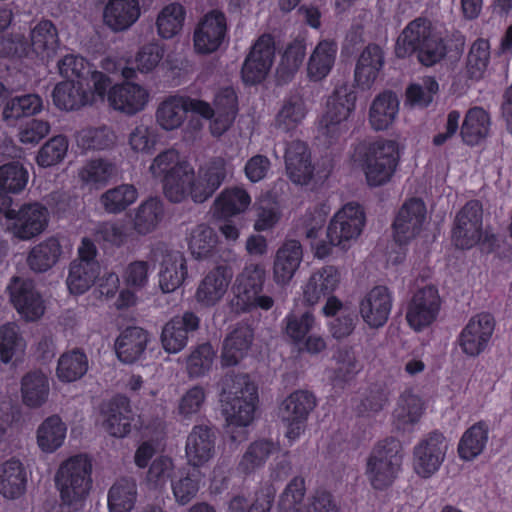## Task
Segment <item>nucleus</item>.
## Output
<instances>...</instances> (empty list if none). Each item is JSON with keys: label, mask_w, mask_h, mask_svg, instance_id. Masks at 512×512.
<instances>
[{"label": "nucleus", "mask_w": 512, "mask_h": 512, "mask_svg": "<svg viewBox=\"0 0 512 512\" xmlns=\"http://www.w3.org/2000/svg\"><path fill=\"white\" fill-rule=\"evenodd\" d=\"M409 51H417L419 61L425 66L438 63L447 54L444 29L426 19L412 21L403 30L396 47L400 57Z\"/></svg>", "instance_id": "7ed1b4c3"}, {"label": "nucleus", "mask_w": 512, "mask_h": 512, "mask_svg": "<svg viewBox=\"0 0 512 512\" xmlns=\"http://www.w3.org/2000/svg\"><path fill=\"white\" fill-rule=\"evenodd\" d=\"M384 64V55L377 45H368L361 52L356 68L355 81L361 89H369L375 83Z\"/></svg>", "instance_id": "ea45409f"}, {"label": "nucleus", "mask_w": 512, "mask_h": 512, "mask_svg": "<svg viewBox=\"0 0 512 512\" xmlns=\"http://www.w3.org/2000/svg\"><path fill=\"white\" fill-rule=\"evenodd\" d=\"M449 442L439 432H432L423 438L413 451V469L421 478H430L437 473L446 458Z\"/></svg>", "instance_id": "dca6fc26"}, {"label": "nucleus", "mask_w": 512, "mask_h": 512, "mask_svg": "<svg viewBox=\"0 0 512 512\" xmlns=\"http://www.w3.org/2000/svg\"><path fill=\"white\" fill-rule=\"evenodd\" d=\"M63 254L61 243L56 237H48L33 246L27 257V264L35 272H46L55 266Z\"/></svg>", "instance_id": "c03bdc74"}, {"label": "nucleus", "mask_w": 512, "mask_h": 512, "mask_svg": "<svg viewBox=\"0 0 512 512\" xmlns=\"http://www.w3.org/2000/svg\"><path fill=\"white\" fill-rule=\"evenodd\" d=\"M131 411L128 403H110L103 411V427L114 437H125L131 428Z\"/></svg>", "instance_id": "13d9d810"}, {"label": "nucleus", "mask_w": 512, "mask_h": 512, "mask_svg": "<svg viewBox=\"0 0 512 512\" xmlns=\"http://www.w3.org/2000/svg\"><path fill=\"white\" fill-rule=\"evenodd\" d=\"M228 25L225 14L213 9L199 20L193 34L194 50L198 54L217 51L227 35Z\"/></svg>", "instance_id": "aec40b11"}, {"label": "nucleus", "mask_w": 512, "mask_h": 512, "mask_svg": "<svg viewBox=\"0 0 512 512\" xmlns=\"http://www.w3.org/2000/svg\"><path fill=\"white\" fill-rule=\"evenodd\" d=\"M26 347V341L15 323H7L0 327V360L3 363L20 361Z\"/></svg>", "instance_id": "8fccbe9b"}, {"label": "nucleus", "mask_w": 512, "mask_h": 512, "mask_svg": "<svg viewBox=\"0 0 512 512\" xmlns=\"http://www.w3.org/2000/svg\"><path fill=\"white\" fill-rule=\"evenodd\" d=\"M148 342L149 335L142 328H126L115 341V351L118 359L126 364H132L140 360Z\"/></svg>", "instance_id": "e433bc0d"}, {"label": "nucleus", "mask_w": 512, "mask_h": 512, "mask_svg": "<svg viewBox=\"0 0 512 512\" xmlns=\"http://www.w3.org/2000/svg\"><path fill=\"white\" fill-rule=\"evenodd\" d=\"M490 43L479 38L470 47L466 60V73L470 78L480 79L490 62Z\"/></svg>", "instance_id": "774afa93"}, {"label": "nucleus", "mask_w": 512, "mask_h": 512, "mask_svg": "<svg viewBox=\"0 0 512 512\" xmlns=\"http://www.w3.org/2000/svg\"><path fill=\"white\" fill-rule=\"evenodd\" d=\"M218 243L215 231L206 224H199L191 229L188 236V247L196 259L209 257Z\"/></svg>", "instance_id": "052dcab7"}, {"label": "nucleus", "mask_w": 512, "mask_h": 512, "mask_svg": "<svg viewBox=\"0 0 512 512\" xmlns=\"http://www.w3.org/2000/svg\"><path fill=\"white\" fill-rule=\"evenodd\" d=\"M283 322L286 337L299 352L314 356L326 350V339L315 332L318 324L311 312H304L301 315L290 313Z\"/></svg>", "instance_id": "4468645a"}, {"label": "nucleus", "mask_w": 512, "mask_h": 512, "mask_svg": "<svg viewBox=\"0 0 512 512\" xmlns=\"http://www.w3.org/2000/svg\"><path fill=\"white\" fill-rule=\"evenodd\" d=\"M315 406L314 395L306 390H296L280 403L277 416L284 427V436L290 445L305 432L309 415Z\"/></svg>", "instance_id": "f8f14e48"}, {"label": "nucleus", "mask_w": 512, "mask_h": 512, "mask_svg": "<svg viewBox=\"0 0 512 512\" xmlns=\"http://www.w3.org/2000/svg\"><path fill=\"white\" fill-rule=\"evenodd\" d=\"M303 260V248L299 241L289 239L276 251L273 262V279L277 285H287Z\"/></svg>", "instance_id": "7c9ffc66"}, {"label": "nucleus", "mask_w": 512, "mask_h": 512, "mask_svg": "<svg viewBox=\"0 0 512 512\" xmlns=\"http://www.w3.org/2000/svg\"><path fill=\"white\" fill-rule=\"evenodd\" d=\"M307 115L304 101L293 96L285 99L275 117V127L283 132H291L302 124Z\"/></svg>", "instance_id": "bf43d9fd"}, {"label": "nucleus", "mask_w": 512, "mask_h": 512, "mask_svg": "<svg viewBox=\"0 0 512 512\" xmlns=\"http://www.w3.org/2000/svg\"><path fill=\"white\" fill-rule=\"evenodd\" d=\"M265 280V269L259 264H248L237 275L233 285L231 309L236 313L248 312L256 308L269 310L274 300L261 294Z\"/></svg>", "instance_id": "9d476101"}, {"label": "nucleus", "mask_w": 512, "mask_h": 512, "mask_svg": "<svg viewBox=\"0 0 512 512\" xmlns=\"http://www.w3.org/2000/svg\"><path fill=\"white\" fill-rule=\"evenodd\" d=\"M105 100L113 110L133 116L145 110L151 100V95L145 86L126 81L110 85L106 90Z\"/></svg>", "instance_id": "a211bd4d"}, {"label": "nucleus", "mask_w": 512, "mask_h": 512, "mask_svg": "<svg viewBox=\"0 0 512 512\" xmlns=\"http://www.w3.org/2000/svg\"><path fill=\"white\" fill-rule=\"evenodd\" d=\"M141 15L138 0H108L103 9V23L113 32L128 30Z\"/></svg>", "instance_id": "2f4dec72"}, {"label": "nucleus", "mask_w": 512, "mask_h": 512, "mask_svg": "<svg viewBox=\"0 0 512 512\" xmlns=\"http://www.w3.org/2000/svg\"><path fill=\"white\" fill-rule=\"evenodd\" d=\"M20 392L25 406L33 409L42 407L50 395L48 375L41 370L26 373L21 379Z\"/></svg>", "instance_id": "58836bf2"}, {"label": "nucleus", "mask_w": 512, "mask_h": 512, "mask_svg": "<svg viewBox=\"0 0 512 512\" xmlns=\"http://www.w3.org/2000/svg\"><path fill=\"white\" fill-rule=\"evenodd\" d=\"M393 307V294L388 287L379 285L370 289L359 302V314L370 328L386 324Z\"/></svg>", "instance_id": "393cba45"}, {"label": "nucleus", "mask_w": 512, "mask_h": 512, "mask_svg": "<svg viewBox=\"0 0 512 512\" xmlns=\"http://www.w3.org/2000/svg\"><path fill=\"white\" fill-rule=\"evenodd\" d=\"M440 297L434 286H425L412 296L406 312V320L415 331L430 326L437 318Z\"/></svg>", "instance_id": "5701e85b"}, {"label": "nucleus", "mask_w": 512, "mask_h": 512, "mask_svg": "<svg viewBox=\"0 0 512 512\" xmlns=\"http://www.w3.org/2000/svg\"><path fill=\"white\" fill-rule=\"evenodd\" d=\"M221 402L231 439L241 441L243 435H235L234 428H245L255 419L259 403L257 386L246 375H227L223 380Z\"/></svg>", "instance_id": "f03ea898"}, {"label": "nucleus", "mask_w": 512, "mask_h": 512, "mask_svg": "<svg viewBox=\"0 0 512 512\" xmlns=\"http://www.w3.org/2000/svg\"><path fill=\"white\" fill-rule=\"evenodd\" d=\"M7 229L17 239L27 241L42 234L48 227L50 212L40 203H28L18 210L7 207Z\"/></svg>", "instance_id": "2eb2a0df"}, {"label": "nucleus", "mask_w": 512, "mask_h": 512, "mask_svg": "<svg viewBox=\"0 0 512 512\" xmlns=\"http://www.w3.org/2000/svg\"><path fill=\"white\" fill-rule=\"evenodd\" d=\"M216 358V350L209 343L191 349L186 358V371L191 378H200L210 372Z\"/></svg>", "instance_id": "680f3d73"}, {"label": "nucleus", "mask_w": 512, "mask_h": 512, "mask_svg": "<svg viewBox=\"0 0 512 512\" xmlns=\"http://www.w3.org/2000/svg\"><path fill=\"white\" fill-rule=\"evenodd\" d=\"M400 102L396 94L386 91L377 95L371 102L368 122L375 131L390 128L399 114Z\"/></svg>", "instance_id": "c9c22d12"}, {"label": "nucleus", "mask_w": 512, "mask_h": 512, "mask_svg": "<svg viewBox=\"0 0 512 512\" xmlns=\"http://www.w3.org/2000/svg\"><path fill=\"white\" fill-rule=\"evenodd\" d=\"M153 260L159 266L158 283L162 292L171 293L183 285L188 276L183 253L160 244L153 250Z\"/></svg>", "instance_id": "f3484780"}, {"label": "nucleus", "mask_w": 512, "mask_h": 512, "mask_svg": "<svg viewBox=\"0 0 512 512\" xmlns=\"http://www.w3.org/2000/svg\"><path fill=\"white\" fill-rule=\"evenodd\" d=\"M232 275L225 267L210 270L198 283L194 299L201 308H213L225 297Z\"/></svg>", "instance_id": "bb28decb"}, {"label": "nucleus", "mask_w": 512, "mask_h": 512, "mask_svg": "<svg viewBox=\"0 0 512 512\" xmlns=\"http://www.w3.org/2000/svg\"><path fill=\"white\" fill-rule=\"evenodd\" d=\"M213 115L210 122V131L214 136H221L234 122L238 112V100L232 87L220 89L214 98Z\"/></svg>", "instance_id": "72a5a7b5"}, {"label": "nucleus", "mask_w": 512, "mask_h": 512, "mask_svg": "<svg viewBox=\"0 0 512 512\" xmlns=\"http://www.w3.org/2000/svg\"><path fill=\"white\" fill-rule=\"evenodd\" d=\"M92 464L84 455L67 459L56 474V485L63 504L77 510L92 488Z\"/></svg>", "instance_id": "6e6552de"}, {"label": "nucleus", "mask_w": 512, "mask_h": 512, "mask_svg": "<svg viewBox=\"0 0 512 512\" xmlns=\"http://www.w3.org/2000/svg\"><path fill=\"white\" fill-rule=\"evenodd\" d=\"M112 83L104 72L92 75V85L83 81L65 80L53 89V102L63 111H76L105 101L106 90Z\"/></svg>", "instance_id": "0eeeda50"}, {"label": "nucleus", "mask_w": 512, "mask_h": 512, "mask_svg": "<svg viewBox=\"0 0 512 512\" xmlns=\"http://www.w3.org/2000/svg\"><path fill=\"white\" fill-rule=\"evenodd\" d=\"M59 36L50 20H40L30 29V43L15 34L0 41V53L9 57L37 58L42 62L53 59L59 48Z\"/></svg>", "instance_id": "39448f33"}, {"label": "nucleus", "mask_w": 512, "mask_h": 512, "mask_svg": "<svg viewBox=\"0 0 512 512\" xmlns=\"http://www.w3.org/2000/svg\"><path fill=\"white\" fill-rule=\"evenodd\" d=\"M365 226V214L360 205L347 203L330 219L326 239L312 244L314 256L324 259L332 254L333 248L347 251L360 237Z\"/></svg>", "instance_id": "20e7f679"}, {"label": "nucleus", "mask_w": 512, "mask_h": 512, "mask_svg": "<svg viewBox=\"0 0 512 512\" xmlns=\"http://www.w3.org/2000/svg\"><path fill=\"white\" fill-rule=\"evenodd\" d=\"M355 108V93L347 85L338 86L326 101L318 125L319 137L329 144L345 138L351 129Z\"/></svg>", "instance_id": "423d86ee"}, {"label": "nucleus", "mask_w": 512, "mask_h": 512, "mask_svg": "<svg viewBox=\"0 0 512 512\" xmlns=\"http://www.w3.org/2000/svg\"><path fill=\"white\" fill-rule=\"evenodd\" d=\"M78 179L89 189H101L116 175L115 164L105 158L88 160L78 170Z\"/></svg>", "instance_id": "37998d69"}, {"label": "nucleus", "mask_w": 512, "mask_h": 512, "mask_svg": "<svg viewBox=\"0 0 512 512\" xmlns=\"http://www.w3.org/2000/svg\"><path fill=\"white\" fill-rule=\"evenodd\" d=\"M88 367L86 354L80 349H72L59 357L56 376L63 383L75 382L87 373Z\"/></svg>", "instance_id": "864d4df0"}, {"label": "nucleus", "mask_w": 512, "mask_h": 512, "mask_svg": "<svg viewBox=\"0 0 512 512\" xmlns=\"http://www.w3.org/2000/svg\"><path fill=\"white\" fill-rule=\"evenodd\" d=\"M337 50V45L329 40L320 41L315 46L306 66L309 80L318 82L329 75L336 60Z\"/></svg>", "instance_id": "a19ab883"}, {"label": "nucleus", "mask_w": 512, "mask_h": 512, "mask_svg": "<svg viewBox=\"0 0 512 512\" xmlns=\"http://www.w3.org/2000/svg\"><path fill=\"white\" fill-rule=\"evenodd\" d=\"M58 70L62 77L75 82L83 81L92 85L93 70L90 63L80 55L68 54L58 62Z\"/></svg>", "instance_id": "69168bd1"}, {"label": "nucleus", "mask_w": 512, "mask_h": 512, "mask_svg": "<svg viewBox=\"0 0 512 512\" xmlns=\"http://www.w3.org/2000/svg\"><path fill=\"white\" fill-rule=\"evenodd\" d=\"M426 224L425 203L418 198L409 199L402 205L394 220V238L400 244H406L419 236Z\"/></svg>", "instance_id": "4be33fe9"}, {"label": "nucleus", "mask_w": 512, "mask_h": 512, "mask_svg": "<svg viewBox=\"0 0 512 512\" xmlns=\"http://www.w3.org/2000/svg\"><path fill=\"white\" fill-rule=\"evenodd\" d=\"M100 274L99 262H71L66 279L67 288L73 295H82L95 284Z\"/></svg>", "instance_id": "de8ad7c7"}, {"label": "nucleus", "mask_w": 512, "mask_h": 512, "mask_svg": "<svg viewBox=\"0 0 512 512\" xmlns=\"http://www.w3.org/2000/svg\"><path fill=\"white\" fill-rule=\"evenodd\" d=\"M200 486V474L196 470L181 471L171 480L175 501L179 505L188 504L196 495Z\"/></svg>", "instance_id": "338daca9"}, {"label": "nucleus", "mask_w": 512, "mask_h": 512, "mask_svg": "<svg viewBox=\"0 0 512 512\" xmlns=\"http://www.w3.org/2000/svg\"><path fill=\"white\" fill-rule=\"evenodd\" d=\"M482 206L478 201L468 202L456 215L452 239L461 249H470L483 238Z\"/></svg>", "instance_id": "412c9836"}, {"label": "nucleus", "mask_w": 512, "mask_h": 512, "mask_svg": "<svg viewBox=\"0 0 512 512\" xmlns=\"http://www.w3.org/2000/svg\"><path fill=\"white\" fill-rule=\"evenodd\" d=\"M66 434L63 420L58 415L49 416L37 428V445L42 452L53 453L64 444Z\"/></svg>", "instance_id": "a18cd8bd"}, {"label": "nucleus", "mask_w": 512, "mask_h": 512, "mask_svg": "<svg viewBox=\"0 0 512 512\" xmlns=\"http://www.w3.org/2000/svg\"><path fill=\"white\" fill-rule=\"evenodd\" d=\"M489 439V428L484 422L469 427L458 443V455L464 461H472L484 451Z\"/></svg>", "instance_id": "09e8293b"}, {"label": "nucleus", "mask_w": 512, "mask_h": 512, "mask_svg": "<svg viewBox=\"0 0 512 512\" xmlns=\"http://www.w3.org/2000/svg\"><path fill=\"white\" fill-rule=\"evenodd\" d=\"M494 329L495 320L491 314L483 312L472 316L457 339L462 353L470 358L482 354L489 346Z\"/></svg>", "instance_id": "6ab92c4d"}, {"label": "nucleus", "mask_w": 512, "mask_h": 512, "mask_svg": "<svg viewBox=\"0 0 512 512\" xmlns=\"http://www.w3.org/2000/svg\"><path fill=\"white\" fill-rule=\"evenodd\" d=\"M7 289L13 306L25 321H36L44 315V300L31 281L15 277Z\"/></svg>", "instance_id": "b1692460"}, {"label": "nucleus", "mask_w": 512, "mask_h": 512, "mask_svg": "<svg viewBox=\"0 0 512 512\" xmlns=\"http://www.w3.org/2000/svg\"><path fill=\"white\" fill-rule=\"evenodd\" d=\"M185 10L179 3H170L163 7L158 14L156 27L158 34L165 39L177 35L183 27Z\"/></svg>", "instance_id": "e2e57ef3"}, {"label": "nucleus", "mask_w": 512, "mask_h": 512, "mask_svg": "<svg viewBox=\"0 0 512 512\" xmlns=\"http://www.w3.org/2000/svg\"><path fill=\"white\" fill-rule=\"evenodd\" d=\"M187 112L198 114L204 119H209L214 114L208 102L181 95H170L159 103L155 112L156 122L162 130L171 132L184 124Z\"/></svg>", "instance_id": "ddd939ff"}, {"label": "nucleus", "mask_w": 512, "mask_h": 512, "mask_svg": "<svg viewBox=\"0 0 512 512\" xmlns=\"http://www.w3.org/2000/svg\"><path fill=\"white\" fill-rule=\"evenodd\" d=\"M424 411L425 403L422 397L406 390L399 396L393 410V425L397 430L408 431L420 421Z\"/></svg>", "instance_id": "f704fd0d"}, {"label": "nucleus", "mask_w": 512, "mask_h": 512, "mask_svg": "<svg viewBox=\"0 0 512 512\" xmlns=\"http://www.w3.org/2000/svg\"><path fill=\"white\" fill-rule=\"evenodd\" d=\"M400 443L394 438L377 442L365 462V476L371 487L383 491L394 483L401 469Z\"/></svg>", "instance_id": "1a4fd4ad"}, {"label": "nucleus", "mask_w": 512, "mask_h": 512, "mask_svg": "<svg viewBox=\"0 0 512 512\" xmlns=\"http://www.w3.org/2000/svg\"><path fill=\"white\" fill-rule=\"evenodd\" d=\"M26 474L19 460L11 459L0 467V493L8 499L20 497L25 491Z\"/></svg>", "instance_id": "3c124183"}, {"label": "nucleus", "mask_w": 512, "mask_h": 512, "mask_svg": "<svg viewBox=\"0 0 512 512\" xmlns=\"http://www.w3.org/2000/svg\"><path fill=\"white\" fill-rule=\"evenodd\" d=\"M148 173L162 185L163 194L170 202L191 199L194 203H204L221 186L227 171L225 161L218 158L196 172L176 149L168 148L151 160Z\"/></svg>", "instance_id": "f257e3e1"}, {"label": "nucleus", "mask_w": 512, "mask_h": 512, "mask_svg": "<svg viewBox=\"0 0 512 512\" xmlns=\"http://www.w3.org/2000/svg\"><path fill=\"white\" fill-rule=\"evenodd\" d=\"M138 190L132 184H120L101 194L99 202L108 214H120L138 199Z\"/></svg>", "instance_id": "6e6d98bb"}, {"label": "nucleus", "mask_w": 512, "mask_h": 512, "mask_svg": "<svg viewBox=\"0 0 512 512\" xmlns=\"http://www.w3.org/2000/svg\"><path fill=\"white\" fill-rule=\"evenodd\" d=\"M164 207L157 197L143 201L135 210L133 228L139 235H147L156 230L163 219Z\"/></svg>", "instance_id": "49530a36"}, {"label": "nucleus", "mask_w": 512, "mask_h": 512, "mask_svg": "<svg viewBox=\"0 0 512 512\" xmlns=\"http://www.w3.org/2000/svg\"><path fill=\"white\" fill-rule=\"evenodd\" d=\"M137 500V484L132 478H121L110 487L107 496L110 512H131Z\"/></svg>", "instance_id": "603ef678"}, {"label": "nucleus", "mask_w": 512, "mask_h": 512, "mask_svg": "<svg viewBox=\"0 0 512 512\" xmlns=\"http://www.w3.org/2000/svg\"><path fill=\"white\" fill-rule=\"evenodd\" d=\"M341 281V271L333 265L315 270L302 286L304 302L309 305L319 303L323 298L332 295L339 288Z\"/></svg>", "instance_id": "cd10ccee"}, {"label": "nucleus", "mask_w": 512, "mask_h": 512, "mask_svg": "<svg viewBox=\"0 0 512 512\" xmlns=\"http://www.w3.org/2000/svg\"><path fill=\"white\" fill-rule=\"evenodd\" d=\"M159 142L157 130L148 124L139 123L128 134L127 143L135 154L149 155L154 152Z\"/></svg>", "instance_id": "0e129e2a"}, {"label": "nucleus", "mask_w": 512, "mask_h": 512, "mask_svg": "<svg viewBox=\"0 0 512 512\" xmlns=\"http://www.w3.org/2000/svg\"><path fill=\"white\" fill-rule=\"evenodd\" d=\"M215 454V436L206 426H195L187 436L185 455L193 467L204 466Z\"/></svg>", "instance_id": "473e14b6"}, {"label": "nucleus", "mask_w": 512, "mask_h": 512, "mask_svg": "<svg viewBox=\"0 0 512 512\" xmlns=\"http://www.w3.org/2000/svg\"><path fill=\"white\" fill-rule=\"evenodd\" d=\"M363 153L362 168L369 186L386 184L394 174L398 160V145L392 140H377L359 146Z\"/></svg>", "instance_id": "9b49d317"}, {"label": "nucleus", "mask_w": 512, "mask_h": 512, "mask_svg": "<svg viewBox=\"0 0 512 512\" xmlns=\"http://www.w3.org/2000/svg\"><path fill=\"white\" fill-rule=\"evenodd\" d=\"M286 172L290 180L298 185H308L315 178V167L306 143L293 140L285 151Z\"/></svg>", "instance_id": "c756f323"}, {"label": "nucleus", "mask_w": 512, "mask_h": 512, "mask_svg": "<svg viewBox=\"0 0 512 512\" xmlns=\"http://www.w3.org/2000/svg\"><path fill=\"white\" fill-rule=\"evenodd\" d=\"M253 340V330L248 325H239L224 340L221 355L224 366L238 364L247 354Z\"/></svg>", "instance_id": "79ce46f5"}, {"label": "nucleus", "mask_w": 512, "mask_h": 512, "mask_svg": "<svg viewBox=\"0 0 512 512\" xmlns=\"http://www.w3.org/2000/svg\"><path fill=\"white\" fill-rule=\"evenodd\" d=\"M490 129V117L480 107H473L466 113L461 127V136L468 145H476L487 137Z\"/></svg>", "instance_id": "4d7b16f0"}, {"label": "nucleus", "mask_w": 512, "mask_h": 512, "mask_svg": "<svg viewBox=\"0 0 512 512\" xmlns=\"http://www.w3.org/2000/svg\"><path fill=\"white\" fill-rule=\"evenodd\" d=\"M277 488L269 481L264 482L253 496L237 494L227 504L226 512H269Z\"/></svg>", "instance_id": "4c0bfd02"}, {"label": "nucleus", "mask_w": 512, "mask_h": 512, "mask_svg": "<svg viewBox=\"0 0 512 512\" xmlns=\"http://www.w3.org/2000/svg\"><path fill=\"white\" fill-rule=\"evenodd\" d=\"M274 42L268 35H262L255 42L242 66V79L246 84H257L263 81L273 63Z\"/></svg>", "instance_id": "a878e982"}, {"label": "nucleus", "mask_w": 512, "mask_h": 512, "mask_svg": "<svg viewBox=\"0 0 512 512\" xmlns=\"http://www.w3.org/2000/svg\"><path fill=\"white\" fill-rule=\"evenodd\" d=\"M251 204V197L242 188H231L222 191L213 203V213L218 217H231L241 214Z\"/></svg>", "instance_id": "5fc2aeb1"}, {"label": "nucleus", "mask_w": 512, "mask_h": 512, "mask_svg": "<svg viewBox=\"0 0 512 512\" xmlns=\"http://www.w3.org/2000/svg\"><path fill=\"white\" fill-rule=\"evenodd\" d=\"M200 319L193 312H185L168 321L161 332V345L165 352L176 354L188 343V334L199 328Z\"/></svg>", "instance_id": "c85d7f7f"}]
</instances>
